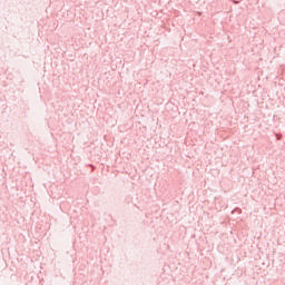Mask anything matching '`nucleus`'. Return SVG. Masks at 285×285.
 Returning a JSON list of instances; mask_svg holds the SVG:
<instances>
[{
  "label": "nucleus",
  "mask_w": 285,
  "mask_h": 285,
  "mask_svg": "<svg viewBox=\"0 0 285 285\" xmlns=\"http://www.w3.org/2000/svg\"><path fill=\"white\" fill-rule=\"evenodd\" d=\"M239 215H242V209L240 208H236L235 209ZM235 210H233L232 213H235Z\"/></svg>",
  "instance_id": "nucleus-1"
},
{
  "label": "nucleus",
  "mask_w": 285,
  "mask_h": 285,
  "mask_svg": "<svg viewBox=\"0 0 285 285\" xmlns=\"http://www.w3.org/2000/svg\"><path fill=\"white\" fill-rule=\"evenodd\" d=\"M233 3L237 4V3H239V1H237V0H233Z\"/></svg>",
  "instance_id": "nucleus-2"
},
{
  "label": "nucleus",
  "mask_w": 285,
  "mask_h": 285,
  "mask_svg": "<svg viewBox=\"0 0 285 285\" xmlns=\"http://www.w3.org/2000/svg\"><path fill=\"white\" fill-rule=\"evenodd\" d=\"M277 139H281V137L278 136Z\"/></svg>",
  "instance_id": "nucleus-3"
},
{
  "label": "nucleus",
  "mask_w": 285,
  "mask_h": 285,
  "mask_svg": "<svg viewBox=\"0 0 285 285\" xmlns=\"http://www.w3.org/2000/svg\"><path fill=\"white\" fill-rule=\"evenodd\" d=\"M277 139H281V137L278 136Z\"/></svg>",
  "instance_id": "nucleus-4"
}]
</instances>
